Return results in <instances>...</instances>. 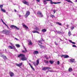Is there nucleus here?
Listing matches in <instances>:
<instances>
[{"mask_svg": "<svg viewBox=\"0 0 77 77\" xmlns=\"http://www.w3.org/2000/svg\"><path fill=\"white\" fill-rule=\"evenodd\" d=\"M35 29V30L32 31V33H37L39 34V32H38V31H40L41 30H39V29L38 27H36Z\"/></svg>", "mask_w": 77, "mask_h": 77, "instance_id": "obj_2", "label": "nucleus"}, {"mask_svg": "<svg viewBox=\"0 0 77 77\" xmlns=\"http://www.w3.org/2000/svg\"><path fill=\"white\" fill-rule=\"evenodd\" d=\"M47 1V0H44L43 1V3L44 4V5H46Z\"/></svg>", "mask_w": 77, "mask_h": 77, "instance_id": "obj_20", "label": "nucleus"}, {"mask_svg": "<svg viewBox=\"0 0 77 77\" xmlns=\"http://www.w3.org/2000/svg\"><path fill=\"white\" fill-rule=\"evenodd\" d=\"M75 2H77V0H76V1H75Z\"/></svg>", "mask_w": 77, "mask_h": 77, "instance_id": "obj_59", "label": "nucleus"}, {"mask_svg": "<svg viewBox=\"0 0 77 77\" xmlns=\"http://www.w3.org/2000/svg\"><path fill=\"white\" fill-rule=\"evenodd\" d=\"M43 41H44V40L42 38L40 39V40L38 41V42L39 43L41 44H42V42H43Z\"/></svg>", "mask_w": 77, "mask_h": 77, "instance_id": "obj_11", "label": "nucleus"}, {"mask_svg": "<svg viewBox=\"0 0 77 77\" xmlns=\"http://www.w3.org/2000/svg\"><path fill=\"white\" fill-rule=\"evenodd\" d=\"M16 66H19V67H20L23 65V63H20L19 64H18L17 63H16Z\"/></svg>", "mask_w": 77, "mask_h": 77, "instance_id": "obj_13", "label": "nucleus"}, {"mask_svg": "<svg viewBox=\"0 0 77 77\" xmlns=\"http://www.w3.org/2000/svg\"><path fill=\"white\" fill-rule=\"evenodd\" d=\"M46 31H47V29H44L42 30V32L43 33L46 32Z\"/></svg>", "mask_w": 77, "mask_h": 77, "instance_id": "obj_21", "label": "nucleus"}, {"mask_svg": "<svg viewBox=\"0 0 77 77\" xmlns=\"http://www.w3.org/2000/svg\"><path fill=\"white\" fill-rule=\"evenodd\" d=\"M68 34L69 36H71V31H69Z\"/></svg>", "mask_w": 77, "mask_h": 77, "instance_id": "obj_27", "label": "nucleus"}, {"mask_svg": "<svg viewBox=\"0 0 77 77\" xmlns=\"http://www.w3.org/2000/svg\"><path fill=\"white\" fill-rule=\"evenodd\" d=\"M3 58L4 59H7V57L5 56L3 57Z\"/></svg>", "mask_w": 77, "mask_h": 77, "instance_id": "obj_31", "label": "nucleus"}, {"mask_svg": "<svg viewBox=\"0 0 77 77\" xmlns=\"http://www.w3.org/2000/svg\"><path fill=\"white\" fill-rule=\"evenodd\" d=\"M49 62L50 63H51V64H52L53 63V62L52 61H50Z\"/></svg>", "mask_w": 77, "mask_h": 77, "instance_id": "obj_35", "label": "nucleus"}, {"mask_svg": "<svg viewBox=\"0 0 77 77\" xmlns=\"http://www.w3.org/2000/svg\"><path fill=\"white\" fill-rule=\"evenodd\" d=\"M50 3L51 4V5H52V4H54V3H55L54 2H53V1H52V0H51V1H50Z\"/></svg>", "mask_w": 77, "mask_h": 77, "instance_id": "obj_28", "label": "nucleus"}, {"mask_svg": "<svg viewBox=\"0 0 77 77\" xmlns=\"http://www.w3.org/2000/svg\"><path fill=\"white\" fill-rule=\"evenodd\" d=\"M10 75L11 76V77H12V76H14V73L12 72H10Z\"/></svg>", "mask_w": 77, "mask_h": 77, "instance_id": "obj_17", "label": "nucleus"}, {"mask_svg": "<svg viewBox=\"0 0 77 77\" xmlns=\"http://www.w3.org/2000/svg\"><path fill=\"white\" fill-rule=\"evenodd\" d=\"M15 39L16 40H17V41H18V39L17 38H15Z\"/></svg>", "mask_w": 77, "mask_h": 77, "instance_id": "obj_51", "label": "nucleus"}, {"mask_svg": "<svg viewBox=\"0 0 77 77\" xmlns=\"http://www.w3.org/2000/svg\"><path fill=\"white\" fill-rule=\"evenodd\" d=\"M17 57L19 58H20V57H21L22 58L21 60L23 61L26 60H27V58L25 57V55L23 54H20L18 55Z\"/></svg>", "mask_w": 77, "mask_h": 77, "instance_id": "obj_1", "label": "nucleus"}, {"mask_svg": "<svg viewBox=\"0 0 77 77\" xmlns=\"http://www.w3.org/2000/svg\"><path fill=\"white\" fill-rule=\"evenodd\" d=\"M9 48H11V49H13L14 50H17L15 47L14 46H8Z\"/></svg>", "mask_w": 77, "mask_h": 77, "instance_id": "obj_7", "label": "nucleus"}, {"mask_svg": "<svg viewBox=\"0 0 77 77\" xmlns=\"http://www.w3.org/2000/svg\"><path fill=\"white\" fill-rule=\"evenodd\" d=\"M74 26H72V27L71 28V29L72 30H73V29H74Z\"/></svg>", "mask_w": 77, "mask_h": 77, "instance_id": "obj_43", "label": "nucleus"}, {"mask_svg": "<svg viewBox=\"0 0 77 77\" xmlns=\"http://www.w3.org/2000/svg\"><path fill=\"white\" fill-rule=\"evenodd\" d=\"M19 18H20V17H21V15H19Z\"/></svg>", "mask_w": 77, "mask_h": 77, "instance_id": "obj_54", "label": "nucleus"}, {"mask_svg": "<svg viewBox=\"0 0 77 77\" xmlns=\"http://www.w3.org/2000/svg\"><path fill=\"white\" fill-rule=\"evenodd\" d=\"M51 69V68L48 67H43L42 68V70H43L44 71H45L47 69Z\"/></svg>", "mask_w": 77, "mask_h": 77, "instance_id": "obj_9", "label": "nucleus"}, {"mask_svg": "<svg viewBox=\"0 0 77 77\" xmlns=\"http://www.w3.org/2000/svg\"><path fill=\"white\" fill-rule=\"evenodd\" d=\"M1 20H2V23H3V24H4L5 25V24H6V23H5V22H4V21H3V20L2 19H1Z\"/></svg>", "mask_w": 77, "mask_h": 77, "instance_id": "obj_39", "label": "nucleus"}, {"mask_svg": "<svg viewBox=\"0 0 77 77\" xmlns=\"http://www.w3.org/2000/svg\"><path fill=\"white\" fill-rule=\"evenodd\" d=\"M26 50H25V51H22V52L23 53H26V52H27V50H26Z\"/></svg>", "mask_w": 77, "mask_h": 77, "instance_id": "obj_34", "label": "nucleus"}, {"mask_svg": "<svg viewBox=\"0 0 77 77\" xmlns=\"http://www.w3.org/2000/svg\"><path fill=\"white\" fill-rule=\"evenodd\" d=\"M60 40H62V39H60Z\"/></svg>", "mask_w": 77, "mask_h": 77, "instance_id": "obj_62", "label": "nucleus"}, {"mask_svg": "<svg viewBox=\"0 0 77 77\" xmlns=\"http://www.w3.org/2000/svg\"><path fill=\"white\" fill-rule=\"evenodd\" d=\"M10 32L8 30H3L2 31V33L4 34H5L6 35H9Z\"/></svg>", "mask_w": 77, "mask_h": 77, "instance_id": "obj_3", "label": "nucleus"}, {"mask_svg": "<svg viewBox=\"0 0 77 77\" xmlns=\"http://www.w3.org/2000/svg\"><path fill=\"white\" fill-rule=\"evenodd\" d=\"M29 65H30V66H32V65L30 63H29Z\"/></svg>", "mask_w": 77, "mask_h": 77, "instance_id": "obj_52", "label": "nucleus"}, {"mask_svg": "<svg viewBox=\"0 0 77 77\" xmlns=\"http://www.w3.org/2000/svg\"><path fill=\"white\" fill-rule=\"evenodd\" d=\"M68 71H69V72H72V68L70 67Z\"/></svg>", "mask_w": 77, "mask_h": 77, "instance_id": "obj_18", "label": "nucleus"}, {"mask_svg": "<svg viewBox=\"0 0 77 77\" xmlns=\"http://www.w3.org/2000/svg\"><path fill=\"white\" fill-rule=\"evenodd\" d=\"M23 27H25V28H26V29H29V28L27 26H26L25 25H23Z\"/></svg>", "mask_w": 77, "mask_h": 77, "instance_id": "obj_19", "label": "nucleus"}, {"mask_svg": "<svg viewBox=\"0 0 77 77\" xmlns=\"http://www.w3.org/2000/svg\"><path fill=\"white\" fill-rule=\"evenodd\" d=\"M74 59H70V61L71 63H73L75 62Z\"/></svg>", "mask_w": 77, "mask_h": 77, "instance_id": "obj_15", "label": "nucleus"}, {"mask_svg": "<svg viewBox=\"0 0 77 77\" xmlns=\"http://www.w3.org/2000/svg\"><path fill=\"white\" fill-rule=\"evenodd\" d=\"M15 46H16L17 48H19V47H20V45L16 44L15 45Z\"/></svg>", "mask_w": 77, "mask_h": 77, "instance_id": "obj_24", "label": "nucleus"}, {"mask_svg": "<svg viewBox=\"0 0 77 77\" xmlns=\"http://www.w3.org/2000/svg\"><path fill=\"white\" fill-rule=\"evenodd\" d=\"M1 10L2 12H6V10H5L2 8L1 9Z\"/></svg>", "mask_w": 77, "mask_h": 77, "instance_id": "obj_25", "label": "nucleus"}, {"mask_svg": "<svg viewBox=\"0 0 77 77\" xmlns=\"http://www.w3.org/2000/svg\"><path fill=\"white\" fill-rule=\"evenodd\" d=\"M57 64L58 65H59V64H60V62H59V61H57Z\"/></svg>", "mask_w": 77, "mask_h": 77, "instance_id": "obj_47", "label": "nucleus"}, {"mask_svg": "<svg viewBox=\"0 0 77 77\" xmlns=\"http://www.w3.org/2000/svg\"><path fill=\"white\" fill-rule=\"evenodd\" d=\"M44 62L46 63H49V62L48 61H47L46 60H45Z\"/></svg>", "mask_w": 77, "mask_h": 77, "instance_id": "obj_32", "label": "nucleus"}, {"mask_svg": "<svg viewBox=\"0 0 77 77\" xmlns=\"http://www.w3.org/2000/svg\"><path fill=\"white\" fill-rule=\"evenodd\" d=\"M3 5H0V8L1 9H2V8H3Z\"/></svg>", "mask_w": 77, "mask_h": 77, "instance_id": "obj_33", "label": "nucleus"}, {"mask_svg": "<svg viewBox=\"0 0 77 77\" xmlns=\"http://www.w3.org/2000/svg\"><path fill=\"white\" fill-rule=\"evenodd\" d=\"M49 71L50 72H53V70H50Z\"/></svg>", "mask_w": 77, "mask_h": 77, "instance_id": "obj_53", "label": "nucleus"}, {"mask_svg": "<svg viewBox=\"0 0 77 77\" xmlns=\"http://www.w3.org/2000/svg\"><path fill=\"white\" fill-rule=\"evenodd\" d=\"M54 32H55V33L56 32V31H54Z\"/></svg>", "mask_w": 77, "mask_h": 77, "instance_id": "obj_61", "label": "nucleus"}, {"mask_svg": "<svg viewBox=\"0 0 77 77\" xmlns=\"http://www.w3.org/2000/svg\"><path fill=\"white\" fill-rule=\"evenodd\" d=\"M14 11L15 12H17V10H14Z\"/></svg>", "mask_w": 77, "mask_h": 77, "instance_id": "obj_58", "label": "nucleus"}, {"mask_svg": "<svg viewBox=\"0 0 77 77\" xmlns=\"http://www.w3.org/2000/svg\"><path fill=\"white\" fill-rule=\"evenodd\" d=\"M45 58H46V57H47V55H45Z\"/></svg>", "mask_w": 77, "mask_h": 77, "instance_id": "obj_49", "label": "nucleus"}, {"mask_svg": "<svg viewBox=\"0 0 77 77\" xmlns=\"http://www.w3.org/2000/svg\"><path fill=\"white\" fill-rule=\"evenodd\" d=\"M5 25L6 26H7V27L8 29H10V28H9V27H8V26L5 23Z\"/></svg>", "mask_w": 77, "mask_h": 77, "instance_id": "obj_38", "label": "nucleus"}, {"mask_svg": "<svg viewBox=\"0 0 77 77\" xmlns=\"http://www.w3.org/2000/svg\"><path fill=\"white\" fill-rule=\"evenodd\" d=\"M23 47L24 48L25 50H26H26H27V49H26V48H25V47L24 46H23Z\"/></svg>", "mask_w": 77, "mask_h": 77, "instance_id": "obj_45", "label": "nucleus"}, {"mask_svg": "<svg viewBox=\"0 0 77 77\" xmlns=\"http://www.w3.org/2000/svg\"><path fill=\"white\" fill-rule=\"evenodd\" d=\"M60 56L61 57H64V58H68V57H69V56L68 55H61Z\"/></svg>", "mask_w": 77, "mask_h": 77, "instance_id": "obj_10", "label": "nucleus"}, {"mask_svg": "<svg viewBox=\"0 0 77 77\" xmlns=\"http://www.w3.org/2000/svg\"><path fill=\"white\" fill-rule=\"evenodd\" d=\"M38 44V45H39L40 48H44V46H42V45H39V44Z\"/></svg>", "mask_w": 77, "mask_h": 77, "instance_id": "obj_23", "label": "nucleus"}, {"mask_svg": "<svg viewBox=\"0 0 77 77\" xmlns=\"http://www.w3.org/2000/svg\"><path fill=\"white\" fill-rule=\"evenodd\" d=\"M51 0H46L47 2H50Z\"/></svg>", "mask_w": 77, "mask_h": 77, "instance_id": "obj_50", "label": "nucleus"}, {"mask_svg": "<svg viewBox=\"0 0 77 77\" xmlns=\"http://www.w3.org/2000/svg\"><path fill=\"white\" fill-rule=\"evenodd\" d=\"M67 2H69V3L71 2V1H70V0H66Z\"/></svg>", "mask_w": 77, "mask_h": 77, "instance_id": "obj_37", "label": "nucleus"}, {"mask_svg": "<svg viewBox=\"0 0 77 77\" xmlns=\"http://www.w3.org/2000/svg\"><path fill=\"white\" fill-rule=\"evenodd\" d=\"M46 58V59H48V57H47Z\"/></svg>", "mask_w": 77, "mask_h": 77, "instance_id": "obj_57", "label": "nucleus"}, {"mask_svg": "<svg viewBox=\"0 0 77 77\" xmlns=\"http://www.w3.org/2000/svg\"><path fill=\"white\" fill-rule=\"evenodd\" d=\"M56 24H58L60 26H62V24L60 23L59 22H57L56 23Z\"/></svg>", "mask_w": 77, "mask_h": 77, "instance_id": "obj_29", "label": "nucleus"}, {"mask_svg": "<svg viewBox=\"0 0 77 77\" xmlns=\"http://www.w3.org/2000/svg\"><path fill=\"white\" fill-rule=\"evenodd\" d=\"M11 27L13 29V28H14L15 29H17V30H20V28H18V27L16 26H15L14 25H11Z\"/></svg>", "mask_w": 77, "mask_h": 77, "instance_id": "obj_6", "label": "nucleus"}, {"mask_svg": "<svg viewBox=\"0 0 77 77\" xmlns=\"http://www.w3.org/2000/svg\"><path fill=\"white\" fill-rule=\"evenodd\" d=\"M55 45H58V44H57V43L56 42H55Z\"/></svg>", "mask_w": 77, "mask_h": 77, "instance_id": "obj_46", "label": "nucleus"}, {"mask_svg": "<svg viewBox=\"0 0 77 77\" xmlns=\"http://www.w3.org/2000/svg\"><path fill=\"white\" fill-rule=\"evenodd\" d=\"M53 11L54 12V13H56V10H53Z\"/></svg>", "mask_w": 77, "mask_h": 77, "instance_id": "obj_44", "label": "nucleus"}, {"mask_svg": "<svg viewBox=\"0 0 77 77\" xmlns=\"http://www.w3.org/2000/svg\"><path fill=\"white\" fill-rule=\"evenodd\" d=\"M29 62H31V61L30 60H29Z\"/></svg>", "mask_w": 77, "mask_h": 77, "instance_id": "obj_60", "label": "nucleus"}, {"mask_svg": "<svg viewBox=\"0 0 77 77\" xmlns=\"http://www.w3.org/2000/svg\"><path fill=\"white\" fill-rule=\"evenodd\" d=\"M38 53H39V52L37 51H35L33 53L34 54H38Z\"/></svg>", "mask_w": 77, "mask_h": 77, "instance_id": "obj_16", "label": "nucleus"}, {"mask_svg": "<svg viewBox=\"0 0 77 77\" xmlns=\"http://www.w3.org/2000/svg\"><path fill=\"white\" fill-rule=\"evenodd\" d=\"M37 2H40V0H36Z\"/></svg>", "mask_w": 77, "mask_h": 77, "instance_id": "obj_48", "label": "nucleus"}, {"mask_svg": "<svg viewBox=\"0 0 77 77\" xmlns=\"http://www.w3.org/2000/svg\"><path fill=\"white\" fill-rule=\"evenodd\" d=\"M5 52H6V53H7V51L6 49L5 50Z\"/></svg>", "mask_w": 77, "mask_h": 77, "instance_id": "obj_56", "label": "nucleus"}, {"mask_svg": "<svg viewBox=\"0 0 77 77\" xmlns=\"http://www.w3.org/2000/svg\"><path fill=\"white\" fill-rule=\"evenodd\" d=\"M69 42H70L71 43H72V44H75V43L72 42L71 40H69Z\"/></svg>", "mask_w": 77, "mask_h": 77, "instance_id": "obj_22", "label": "nucleus"}, {"mask_svg": "<svg viewBox=\"0 0 77 77\" xmlns=\"http://www.w3.org/2000/svg\"><path fill=\"white\" fill-rule=\"evenodd\" d=\"M31 66V68L33 69V70H35V69H34V68H33V66Z\"/></svg>", "mask_w": 77, "mask_h": 77, "instance_id": "obj_42", "label": "nucleus"}, {"mask_svg": "<svg viewBox=\"0 0 77 77\" xmlns=\"http://www.w3.org/2000/svg\"><path fill=\"white\" fill-rule=\"evenodd\" d=\"M60 3H61V2H57L54 3V4H60Z\"/></svg>", "mask_w": 77, "mask_h": 77, "instance_id": "obj_30", "label": "nucleus"}, {"mask_svg": "<svg viewBox=\"0 0 77 77\" xmlns=\"http://www.w3.org/2000/svg\"><path fill=\"white\" fill-rule=\"evenodd\" d=\"M37 14L39 16V17H43V15L41 12L39 11H38L37 12Z\"/></svg>", "mask_w": 77, "mask_h": 77, "instance_id": "obj_4", "label": "nucleus"}, {"mask_svg": "<svg viewBox=\"0 0 77 77\" xmlns=\"http://www.w3.org/2000/svg\"><path fill=\"white\" fill-rule=\"evenodd\" d=\"M72 47H75V48H76V47H77V46H76L75 45H73Z\"/></svg>", "mask_w": 77, "mask_h": 77, "instance_id": "obj_41", "label": "nucleus"}, {"mask_svg": "<svg viewBox=\"0 0 77 77\" xmlns=\"http://www.w3.org/2000/svg\"><path fill=\"white\" fill-rule=\"evenodd\" d=\"M67 27H69V25H67Z\"/></svg>", "mask_w": 77, "mask_h": 77, "instance_id": "obj_55", "label": "nucleus"}, {"mask_svg": "<svg viewBox=\"0 0 77 77\" xmlns=\"http://www.w3.org/2000/svg\"><path fill=\"white\" fill-rule=\"evenodd\" d=\"M56 32L59 34H61V33H62V32H60V31H56Z\"/></svg>", "mask_w": 77, "mask_h": 77, "instance_id": "obj_26", "label": "nucleus"}, {"mask_svg": "<svg viewBox=\"0 0 77 77\" xmlns=\"http://www.w3.org/2000/svg\"><path fill=\"white\" fill-rule=\"evenodd\" d=\"M10 44L12 46V47H13V46H14V45H13V44L12 43H10Z\"/></svg>", "mask_w": 77, "mask_h": 77, "instance_id": "obj_40", "label": "nucleus"}, {"mask_svg": "<svg viewBox=\"0 0 77 77\" xmlns=\"http://www.w3.org/2000/svg\"><path fill=\"white\" fill-rule=\"evenodd\" d=\"M51 17H52V18H54V17H55L54 16V15H51Z\"/></svg>", "mask_w": 77, "mask_h": 77, "instance_id": "obj_36", "label": "nucleus"}, {"mask_svg": "<svg viewBox=\"0 0 77 77\" xmlns=\"http://www.w3.org/2000/svg\"><path fill=\"white\" fill-rule=\"evenodd\" d=\"M46 72L47 73V72Z\"/></svg>", "mask_w": 77, "mask_h": 77, "instance_id": "obj_63", "label": "nucleus"}, {"mask_svg": "<svg viewBox=\"0 0 77 77\" xmlns=\"http://www.w3.org/2000/svg\"><path fill=\"white\" fill-rule=\"evenodd\" d=\"M39 63V59H38L36 60V63H34L33 64L34 66H37V65H38Z\"/></svg>", "mask_w": 77, "mask_h": 77, "instance_id": "obj_5", "label": "nucleus"}, {"mask_svg": "<svg viewBox=\"0 0 77 77\" xmlns=\"http://www.w3.org/2000/svg\"><path fill=\"white\" fill-rule=\"evenodd\" d=\"M30 12L29 11H27V12H26L25 16V18H27L28 17V16H29V15H30Z\"/></svg>", "mask_w": 77, "mask_h": 77, "instance_id": "obj_8", "label": "nucleus"}, {"mask_svg": "<svg viewBox=\"0 0 77 77\" xmlns=\"http://www.w3.org/2000/svg\"><path fill=\"white\" fill-rule=\"evenodd\" d=\"M23 3L25 5H29V2H27L26 1H23Z\"/></svg>", "mask_w": 77, "mask_h": 77, "instance_id": "obj_12", "label": "nucleus"}, {"mask_svg": "<svg viewBox=\"0 0 77 77\" xmlns=\"http://www.w3.org/2000/svg\"><path fill=\"white\" fill-rule=\"evenodd\" d=\"M29 42V45H32L33 44V43L32 42L31 40H28Z\"/></svg>", "mask_w": 77, "mask_h": 77, "instance_id": "obj_14", "label": "nucleus"}]
</instances>
